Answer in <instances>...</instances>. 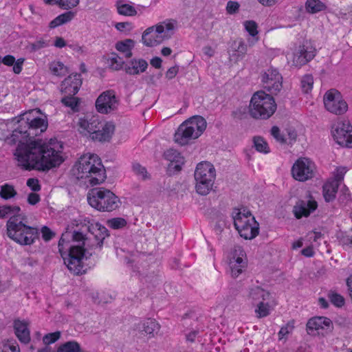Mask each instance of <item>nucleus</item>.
Wrapping results in <instances>:
<instances>
[{"label": "nucleus", "mask_w": 352, "mask_h": 352, "mask_svg": "<svg viewBox=\"0 0 352 352\" xmlns=\"http://www.w3.org/2000/svg\"><path fill=\"white\" fill-rule=\"evenodd\" d=\"M39 110H31L20 115L19 126L14 129L6 142L18 143L14 156L17 166L23 170L47 171L59 166L63 159L56 149L58 143L52 140L47 144L42 140H32L47 129V121L36 116Z\"/></svg>", "instance_id": "f257e3e1"}, {"label": "nucleus", "mask_w": 352, "mask_h": 352, "mask_svg": "<svg viewBox=\"0 0 352 352\" xmlns=\"http://www.w3.org/2000/svg\"><path fill=\"white\" fill-rule=\"evenodd\" d=\"M87 238L80 231L63 233L58 241V251L64 260L68 270L74 274H81L86 272L82 261L88 259L92 254L87 256L84 248Z\"/></svg>", "instance_id": "f03ea898"}, {"label": "nucleus", "mask_w": 352, "mask_h": 352, "mask_svg": "<svg viewBox=\"0 0 352 352\" xmlns=\"http://www.w3.org/2000/svg\"><path fill=\"white\" fill-rule=\"evenodd\" d=\"M74 174L77 179H89L91 186L102 183L107 176L100 158L96 154L87 153L82 155L74 165Z\"/></svg>", "instance_id": "7ed1b4c3"}, {"label": "nucleus", "mask_w": 352, "mask_h": 352, "mask_svg": "<svg viewBox=\"0 0 352 352\" xmlns=\"http://www.w3.org/2000/svg\"><path fill=\"white\" fill-rule=\"evenodd\" d=\"M27 221V217L22 214L9 218L6 223L8 237L21 245H30L39 236L38 230L28 226Z\"/></svg>", "instance_id": "20e7f679"}, {"label": "nucleus", "mask_w": 352, "mask_h": 352, "mask_svg": "<svg viewBox=\"0 0 352 352\" xmlns=\"http://www.w3.org/2000/svg\"><path fill=\"white\" fill-rule=\"evenodd\" d=\"M87 201L94 208L101 212H111L121 205L118 196L105 188H95L87 194Z\"/></svg>", "instance_id": "39448f33"}, {"label": "nucleus", "mask_w": 352, "mask_h": 352, "mask_svg": "<svg viewBox=\"0 0 352 352\" xmlns=\"http://www.w3.org/2000/svg\"><path fill=\"white\" fill-rule=\"evenodd\" d=\"M206 128V120L195 116L182 122L176 131L174 139L180 145L187 144L190 140L199 138Z\"/></svg>", "instance_id": "423d86ee"}, {"label": "nucleus", "mask_w": 352, "mask_h": 352, "mask_svg": "<svg viewBox=\"0 0 352 352\" xmlns=\"http://www.w3.org/2000/svg\"><path fill=\"white\" fill-rule=\"evenodd\" d=\"M276 110V104L274 98L263 91L254 94L250 104V114L255 119L267 120Z\"/></svg>", "instance_id": "0eeeda50"}, {"label": "nucleus", "mask_w": 352, "mask_h": 352, "mask_svg": "<svg viewBox=\"0 0 352 352\" xmlns=\"http://www.w3.org/2000/svg\"><path fill=\"white\" fill-rule=\"evenodd\" d=\"M234 225L240 236L245 239H252L259 232V224L250 212L242 213L235 209L232 212Z\"/></svg>", "instance_id": "6e6552de"}, {"label": "nucleus", "mask_w": 352, "mask_h": 352, "mask_svg": "<svg viewBox=\"0 0 352 352\" xmlns=\"http://www.w3.org/2000/svg\"><path fill=\"white\" fill-rule=\"evenodd\" d=\"M323 102L325 109L335 115H342L348 109L346 102L338 91L331 89L327 91L323 96Z\"/></svg>", "instance_id": "1a4fd4ad"}, {"label": "nucleus", "mask_w": 352, "mask_h": 352, "mask_svg": "<svg viewBox=\"0 0 352 352\" xmlns=\"http://www.w3.org/2000/svg\"><path fill=\"white\" fill-rule=\"evenodd\" d=\"M336 142L343 146L352 147V126L349 121L339 122L332 127Z\"/></svg>", "instance_id": "9d476101"}, {"label": "nucleus", "mask_w": 352, "mask_h": 352, "mask_svg": "<svg viewBox=\"0 0 352 352\" xmlns=\"http://www.w3.org/2000/svg\"><path fill=\"white\" fill-rule=\"evenodd\" d=\"M314 164L307 158L298 160L292 166L293 177L300 182H305L314 176Z\"/></svg>", "instance_id": "9b49d317"}, {"label": "nucleus", "mask_w": 352, "mask_h": 352, "mask_svg": "<svg viewBox=\"0 0 352 352\" xmlns=\"http://www.w3.org/2000/svg\"><path fill=\"white\" fill-rule=\"evenodd\" d=\"M119 104V100L113 90L109 89L102 92L96 99V108L100 113L107 114L116 110Z\"/></svg>", "instance_id": "f8f14e48"}, {"label": "nucleus", "mask_w": 352, "mask_h": 352, "mask_svg": "<svg viewBox=\"0 0 352 352\" xmlns=\"http://www.w3.org/2000/svg\"><path fill=\"white\" fill-rule=\"evenodd\" d=\"M306 327L308 334L316 336L320 333H324L320 332V331H331L333 326L332 321L329 318L324 316H315L308 320Z\"/></svg>", "instance_id": "ddd939ff"}, {"label": "nucleus", "mask_w": 352, "mask_h": 352, "mask_svg": "<svg viewBox=\"0 0 352 352\" xmlns=\"http://www.w3.org/2000/svg\"><path fill=\"white\" fill-rule=\"evenodd\" d=\"M263 87L272 94L279 91L282 88V76L276 69L270 68L262 76Z\"/></svg>", "instance_id": "4468645a"}, {"label": "nucleus", "mask_w": 352, "mask_h": 352, "mask_svg": "<svg viewBox=\"0 0 352 352\" xmlns=\"http://www.w3.org/2000/svg\"><path fill=\"white\" fill-rule=\"evenodd\" d=\"M82 85L81 76L79 74L69 75L60 84V92L63 94L76 95Z\"/></svg>", "instance_id": "2eb2a0df"}, {"label": "nucleus", "mask_w": 352, "mask_h": 352, "mask_svg": "<svg viewBox=\"0 0 352 352\" xmlns=\"http://www.w3.org/2000/svg\"><path fill=\"white\" fill-rule=\"evenodd\" d=\"M195 179L214 182L216 170L214 166L208 162H201L196 167L194 173Z\"/></svg>", "instance_id": "dca6fc26"}, {"label": "nucleus", "mask_w": 352, "mask_h": 352, "mask_svg": "<svg viewBox=\"0 0 352 352\" xmlns=\"http://www.w3.org/2000/svg\"><path fill=\"white\" fill-rule=\"evenodd\" d=\"M102 122L98 116H86L79 119L80 132L85 135L89 134L91 137Z\"/></svg>", "instance_id": "f3484780"}, {"label": "nucleus", "mask_w": 352, "mask_h": 352, "mask_svg": "<svg viewBox=\"0 0 352 352\" xmlns=\"http://www.w3.org/2000/svg\"><path fill=\"white\" fill-rule=\"evenodd\" d=\"M315 56V52L311 47L300 45L294 53L292 60L293 65L296 67H301L306 65L312 60Z\"/></svg>", "instance_id": "a211bd4d"}, {"label": "nucleus", "mask_w": 352, "mask_h": 352, "mask_svg": "<svg viewBox=\"0 0 352 352\" xmlns=\"http://www.w3.org/2000/svg\"><path fill=\"white\" fill-rule=\"evenodd\" d=\"M317 202L314 200L305 201L298 200L293 208V212L296 219H300L302 217H308L317 208Z\"/></svg>", "instance_id": "6ab92c4d"}, {"label": "nucleus", "mask_w": 352, "mask_h": 352, "mask_svg": "<svg viewBox=\"0 0 352 352\" xmlns=\"http://www.w3.org/2000/svg\"><path fill=\"white\" fill-rule=\"evenodd\" d=\"M164 157L166 160L170 161L168 164V170L174 172H179L182 170V166L184 164V158L181 155L177 150L169 148L164 153Z\"/></svg>", "instance_id": "aec40b11"}, {"label": "nucleus", "mask_w": 352, "mask_h": 352, "mask_svg": "<svg viewBox=\"0 0 352 352\" xmlns=\"http://www.w3.org/2000/svg\"><path fill=\"white\" fill-rule=\"evenodd\" d=\"M114 130L115 126L113 124L103 122L90 138L94 141L108 142L111 138Z\"/></svg>", "instance_id": "412c9836"}, {"label": "nucleus", "mask_w": 352, "mask_h": 352, "mask_svg": "<svg viewBox=\"0 0 352 352\" xmlns=\"http://www.w3.org/2000/svg\"><path fill=\"white\" fill-rule=\"evenodd\" d=\"M28 325V324L25 321L14 320V333L21 343L28 344L30 341V332Z\"/></svg>", "instance_id": "4be33fe9"}, {"label": "nucleus", "mask_w": 352, "mask_h": 352, "mask_svg": "<svg viewBox=\"0 0 352 352\" xmlns=\"http://www.w3.org/2000/svg\"><path fill=\"white\" fill-rule=\"evenodd\" d=\"M160 329V325L155 319L147 318L140 324V331L149 338H154Z\"/></svg>", "instance_id": "5701e85b"}, {"label": "nucleus", "mask_w": 352, "mask_h": 352, "mask_svg": "<svg viewBox=\"0 0 352 352\" xmlns=\"http://www.w3.org/2000/svg\"><path fill=\"white\" fill-rule=\"evenodd\" d=\"M148 67L147 62L142 58L131 60L129 64L124 66V70L126 74L130 75H138L140 72H144Z\"/></svg>", "instance_id": "b1692460"}, {"label": "nucleus", "mask_w": 352, "mask_h": 352, "mask_svg": "<svg viewBox=\"0 0 352 352\" xmlns=\"http://www.w3.org/2000/svg\"><path fill=\"white\" fill-rule=\"evenodd\" d=\"M271 294L269 292L263 289V288L256 286L250 289L248 297L253 302H257L258 304L260 301L265 302L270 299Z\"/></svg>", "instance_id": "393cba45"}, {"label": "nucleus", "mask_w": 352, "mask_h": 352, "mask_svg": "<svg viewBox=\"0 0 352 352\" xmlns=\"http://www.w3.org/2000/svg\"><path fill=\"white\" fill-rule=\"evenodd\" d=\"M135 46V41L130 38H126L123 41H118L116 43V49L124 54L126 58H130L132 56V49Z\"/></svg>", "instance_id": "a878e982"}, {"label": "nucleus", "mask_w": 352, "mask_h": 352, "mask_svg": "<svg viewBox=\"0 0 352 352\" xmlns=\"http://www.w3.org/2000/svg\"><path fill=\"white\" fill-rule=\"evenodd\" d=\"M339 184L337 182H329L323 186V196L326 201L329 202L336 198Z\"/></svg>", "instance_id": "bb28decb"}, {"label": "nucleus", "mask_w": 352, "mask_h": 352, "mask_svg": "<svg viewBox=\"0 0 352 352\" xmlns=\"http://www.w3.org/2000/svg\"><path fill=\"white\" fill-rule=\"evenodd\" d=\"M21 208L18 206L3 205L0 206V219L7 217H12L21 216Z\"/></svg>", "instance_id": "cd10ccee"}, {"label": "nucleus", "mask_w": 352, "mask_h": 352, "mask_svg": "<svg viewBox=\"0 0 352 352\" xmlns=\"http://www.w3.org/2000/svg\"><path fill=\"white\" fill-rule=\"evenodd\" d=\"M97 229L98 233L94 234V238L97 241L96 246L101 248L103 245V241L107 236H109V230L101 224L97 223L95 226H92V229Z\"/></svg>", "instance_id": "c85d7f7f"}, {"label": "nucleus", "mask_w": 352, "mask_h": 352, "mask_svg": "<svg viewBox=\"0 0 352 352\" xmlns=\"http://www.w3.org/2000/svg\"><path fill=\"white\" fill-rule=\"evenodd\" d=\"M195 179L196 181L195 188H196V191L198 194H199L201 195H206L212 189L214 182H207L206 180H202V179Z\"/></svg>", "instance_id": "c756f323"}, {"label": "nucleus", "mask_w": 352, "mask_h": 352, "mask_svg": "<svg viewBox=\"0 0 352 352\" xmlns=\"http://www.w3.org/2000/svg\"><path fill=\"white\" fill-rule=\"evenodd\" d=\"M52 73L57 76H63L69 73L68 68L61 62H53L50 65Z\"/></svg>", "instance_id": "7c9ffc66"}, {"label": "nucleus", "mask_w": 352, "mask_h": 352, "mask_svg": "<svg viewBox=\"0 0 352 352\" xmlns=\"http://www.w3.org/2000/svg\"><path fill=\"white\" fill-rule=\"evenodd\" d=\"M16 195L17 192L14 186L9 184H5L1 186L0 197L2 199L8 200L14 197Z\"/></svg>", "instance_id": "2f4dec72"}, {"label": "nucleus", "mask_w": 352, "mask_h": 352, "mask_svg": "<svg viewBox=\"0 0 352 352\" xmlns=\"http://www.w3.org/2000/svg\"><path fill=\"white\" fill-rule=\"evenodd\" d=\"M116 6L118 12L121 15L135 16L137 14L135 8L129 4L117 2Z\"/></svg>", "instance_id": "473e14b6"}, {"label": "nucleus", "mask_w": 352, "mask_h": 352, "mask_svg": "<svg viewBox=\"0 0 352 352\" xmlns=\"http://www.w3.org/2000/svg\"><path fill=\"white\" fill-rule=\"evenodd\" d=\"M305 7L307 11L309 13H316L325 8L324 4L320 0H307Z\"/></svg>", "instance_id": "72a5a7b5"}, {"label": "nucleus", "mask_w": 352, "mask_h": 352, "mask_svg": "<svg viewBox=\"0 0 352 352\" xmlns=\"http://www.w3.org/2000/svg\"><path fill=\"white\" fill-rule=\"evenodd\" d=\"M57 352H81V347L77 342L69 341L60 345Z\"/></svg>", "instance_id": "f704fd0d"}, {"label": "nucleus", "mask_w": 352, "mask_h": 352, "mask_svg": "<svg viewBox=\"0 0 352 352\" xmlns=\"http://www.w3.org/2000/svg\"><path fill=\"white\" fill-rule=\"evenodd\" d=\"M65 96L61 99V102L67 107H70L73 111H78L79 98L74 97L75 95L64 94Z\"/></svg>", "instance_id": "c9c22d12"}, {"label": "nucleus", "mask_w": 352, "mask_h": 352, "mask_svg": "<svg viewBox=\"0 0 352 352\" xmlns=\"http://www.w3.org/2000/svg\"><path fill=\"white\" fill-rule=\"evenodd\" d=\"M254 146L256 150L260 153H270V148L268 144L261 136H256L253 138Z\"/></svg>", "instance_id": "e433bc0d"}, {"label": "nucleus", "mask_w": 352, "mask_h": 352, "mask_svg": "<svg viewBox=\"0 0 352 352\" xmlns=\"http://www.w3.org/2000/svg\"><path fill=\"white\" fill-rule=\"evenodd\" d=\"M107 224L112 229L118 230L124 228L126 224V220L122 217H115L107 220Z\"/></svg>", "instance_id": "4c0bfd02"}, {"label": "nucleus", "mask_w": 352, "mask_h": 352, "mask_svg": "<svg viewBox=\"0 0 352 352\" xmlns=\"http://www.w3.org/2000/svg\"><path fill=\"white\" fill-rule=\"evenodd\" d=\"M314 85V78L311 74H306L302 76L301 80V88L305 94L309 93Z\"/></svg>", "instance_id": "58836bf2"}, {"label": "nucleus", "mask_w": 352, "mask_h": 352, "mask_svg": "<svg viewBox=\"0 0 352 352\" xmlns=\"http://www.w3.org/2000/svg\"><path fill=\"white\" fill-rule=\"evenodd\" d=\"M328 297L331 303L338 307H342L344 305V297L336 292H329Z\"/></svg>", "instance_id": "ea45409f"}, {"label": "nucleus", "mask_w": 352, "mask_h": 352, "mask_svg": "<svg viewBox=\"0 0 352 352\" xmlns=\"http://www.w3.org/2000/svg\"><path fill=\"white\" fill-rule=\"evenodd\" d=\"M2 352H20V349L16 340H8L3 344Z\"/></svg>", "instance_id": "a19ab883"}, {"label": "nucleus", "mask_w": 352, "mask_h": 352, "mask_svg": "<svg viewBox=\"0 0 352 352\" xmlns=\"http://www.w3.org/2000/svg\"><path fill=\"white\" fill-rule=\"evenodd\" d=\"M269 308L270 306L267 302L265 303V302L260 301L257 305V308L255 309L258 318H263L268 316L270 314Z\"/></svg>", "instance_id": "79ce46f5"}, {"label": "nucleus", "mask_w": 352, "mask_h": 352, "mask_svg": "<svg viewBox=\"0 0 352 352\" xmlns=\"http://www.w3.org/2000/svg\"><path fill=\"white\" fill-rule=\"evenodd\" d=\"M154 30V27L148 28L143 33L142 36V41L146 46L152 47L157 44V41L155 38H146Z\"/></svg>", "instance_id": "37998d69"}, {"label": "nucleus", "mask_w": 352, "mask_h": 352, "mask_svg": "<svg viewBox=\"0 0 352 352\" xmlns=\"http://www.w3.org/2000/svg\"><path fill=\"white\" fill-rule=\"evenodd\" d=\"M108 63L109 67L115 71L120 70L123 68L124 62L122 58H109Z\"/></svg>", "instance_id": "c03bdc74"}, {"label": "nucleus", "mask_w": 352, "mask_h": 352, "mask_svg": "<svg viewBox=\"0 0 352 352\" xmlns=\"http://www.w3.org/2000/svg\"><path fill=\"white\" fill-rule=\"evenodd\" d=\"M133 170L138 176L141 177L144 180L150 177L146 168L138 163H135L133 165Z\"/></svg>", "instance_id": "a18cd8bd"}, {"label": "nucleus", "mask_w": 352, "mask_h": 352, "mask_svg": "<svg viewBox=\"0 0 352 352\" xmlns=\"http://www.w3.org/2000/svg\"><path fill=\"white\" fill-rule=\"evenodd\" d=\"M294 328V321H289L288 322L286 325L281 327L280 330L278 332V337L279 340H282L287 335L290 333Z\"/></svg>", "instance_id": "49530a36"}, {"label": "nucleus", "mask_w": 352, "mask_h": 352, "mask_svg": "<svg viewBox=\"0 0 352 352\" xmlns=\"http://www.w3.org/2000/svg\"><path fill=\"white\" fill-rule=\"evenodd\" d=\"M271 135L279 143H280V144H285V143H287V141H286V139H285L284 135H283L280 133V129L278 126H274L272 127V129H271Z\"/></svg>", "instance_id": "de8ad7c7"}, {"label": "nucleus", "mask_w": 352, "mask_h": 352, "mask_svg": "<svg viewBox=\"0 0 352 352\" xmlns=\"http://www.w3.org/2000/svg\"><path fill=\"white\" fill-rule=\"evenodd\" d=\"M60 337V332L56 331L45 335L43 341L45 344H50L57 341Z\"/></svg>", "instance_id": "09e8293b"}, {"label": "nucleus", "mask_w": 352, "mask_h": 352, "mask_svg": "<svg viewBox=\"0 0 352 352\" xmlns=\"http://www.w3.org/2000/svg\"><path fill=\"white\" fill-rule=\"evenodd\" d=\"M245 28L246 31L251 35L252 36H254L258 34L257 30V24L254 21H246L244 23Z\"/></svg>", "instance_id": "8fccbe9b"}, {"label": "nucleus", "mask_w": 352, "mask_h": 352, "mask_svg": "<svg viewBox=\"0 0 352 352\" xmlns=\"http://www.w3.org/2000/svg\"><path fill=\"white\" fill-rule=\"evenodd\" d=\"M41 232L45 241H49L55 236V232L46 226L42 227Z\"/></svg>", "instance_id": "3c124183"}, {"label": "nucleus", "mask_w": 352, "mask_h": 352, "mask_svg": "<svg viewBox=\"0 0 352 352\" xmlns=\"http://www.w3.org/2000/svg\"><path fill=\"white\" fill-rule=\"evenodd\" d=\"M236 252H237V250H235L233 256L230 259L229 265H239L245 267V262L243 261L242 257H241L239 256H236Z\"/></svg>", "instance_id": "603ef678"}, {"label": "nucleus", "mask_w": 352, "mask_h": 352, "mask_svg": "<svg viewBox=\"0 0 352 352\" xmlns=\"http://www.w3.org/2000/svg\"><path fill=\"white\" fill-rule=\"evenodd\" d=\"M239 3L236 1H229L227 3L226 11L228 14L236 13L239 9Z\"/></svg>", "instance_id": "864d4df0"}, {"label": "nucleus", "mask_w": 352, "mask_h": 352, "mask_svg": "<svg viewBox=\"0 0 352 352\" xmlns=\"http://www.w3.org/2000/svg\"><path fill=\"white\" fill-rule=\"evenodd\" d=\"M351 232H352V228H351ZM339 241L342 245L348 246V247L352 248V234H342L340 237Z\"/></svg>", "instance_id": "5fc2aeb1"}, {"label": "nucleus", "mask_w": 352, "mask_h": 352, "mask_svg": "<svg viewBox=\"0 0 352 352\" xmlns=\"http://www.w3.org/2000/svg\"><path fill=\"white\" fill-rule=\"evenodd\" d=\"M26 184L34 192L39 191L41 190V186L37 179L30 178L27 180Z\"/></svg>", "instance_id": "6e6d98bb"}, {"label": "nucleus", "mask_w": 352, "mask_h": 352, "mask_svg": "<svg viewBox=\"0 0 352 352\" xmlns=\"http://www.w3.org/2000/svg\"><path fill=\"white\" fill-rule=\"evenodd\" d=\"M47 46V43L43 40H39L30 45L31 50L36 52Z\"/></svg>", "instance_id": "4d7b16f0"}, {"label": "nucleus", "mask_w": 352, "mask_h": 352, "mask_svg": "<svg viewBox=\"0 0 352 352\" xmlns=\"http://www.w3.org/2000/svg\"><path fill=\"white\" fill-rule=\"evenodd\" d=\"M346 170L344 167H340L337 168L336 174H335V179L332 182H337L338 184H339L340 182H341L343 178L344 175L346 173Z\"/></svg>", "instance_id": "13d9d810"}, {"label": "nucleus", "mask_w": 352, "mask_h": 352, "mask_svg": "<svg viewBox=\"0 0 352 352\" xmlns=\"http://www.w3.org/2000/svg\"><path fill=\"white\" fill-rule=\"evenodd\" d=\"M231 270V275L234 278H236L241 274L243 272V269L245 267L241 265H229Z\"/></svg>", "instance_id": "bf43d9fd"}, {"label": "nucleus", "mask_w": 352, "mask_h": 352, "mask_svg": "<svg viewBox=\"0 0 352 352\" xmlns=\"http://www.w3.org/2000/svg\"><path fill=\"white\" fill-rule=\"evenodd\" d=\"M40 200L39 195L36 192H30L28 196V202L30 205H36Z\"/></svg>", "instance_id": "052dcab7"}, {"label": "nucleus", "mask_w": 352, "mask_h": 352, "mask_svg": "<svg viewBox=\"0 0 352 352\" xmlns=\"http://www.w3.org/2000/svg\"><path fill=\"white\" fill-rule=\"evenodd\" d=\"M79 3V0H63L60 3V6L65 9H69L77 6Z\"/></svg>", "instance_id": "680f3d73"}, {"label": "nucleus", "mask_w": 352, "mask_h": 352, "mask_svg": "<svg viewBox=\"0 0 352 352\" xmlns=\"http://www.w3.org/2000/svg\"><path fill=\"white\" fill-rule=\"evenodd\" d=\"M74 13L72 12H67L58 16V20H60L62 24H64L72 19Z\"/></svg>", "instance_id": "e2e57ef3"}, {"label": "nucleus", "mask_w": 352, "mask_h": 352, "mask_svg": "<svg viewBox=\"0 0 352 352\" xmlns=\"http://www.w3.org/2000/svg\"><path fill=\"white\" fill-rule=\"evenodd\" d=\"M24 60L25 59L23 58H19L16 60H15V63H14L12 68L13 72L15 74H19L21 73Z\"/></svg>", "instance_id": "0e129e2a"}, {"label": "nucleus", "mask_w": 352, "mask_h": 352, "mask_svg": "<svg viewBox=\"0 0 352 352\" xmlns=\"http://www.w3.org/2000/svg\"><path fill=\"white\" fill-rule=\"evenodd\" d=\"M116 28L120 31V32H122L124 31V30H131V24L129 22H119V23H117L115 25Z\"/></svg>", "instance_id": "69168bd1"}, {"label": "nucleus", "mask_w": 352, "mask_h": 352, "mask_svg": "<svg viewBox=\"0 0 352 352\" xmlns=\"http://www.w3.org/2000/svg\"><path fill=\"white\" fill-rule=\"evenodd\" d=\"M179 68L177 66H174L168 69L166 73V77L168 79H173L178 73Z\"/></svg>", "instance_id": "338daca9"}, {"label": "nucleus", "mask_w": 352, "mask_h": 352, "mask_svg": "<svg viewBox=\"0 0 352 352\" xmlns=\"http://www.w3.org/2000/svg\"><path fill=\"white\" fill-rule=\"evenodd\" d=\"M1 63L8 66H14L15 58L12 55H7L1 58Z\"/></svg>", "instance_id": "774afa93"}]
</instances>
